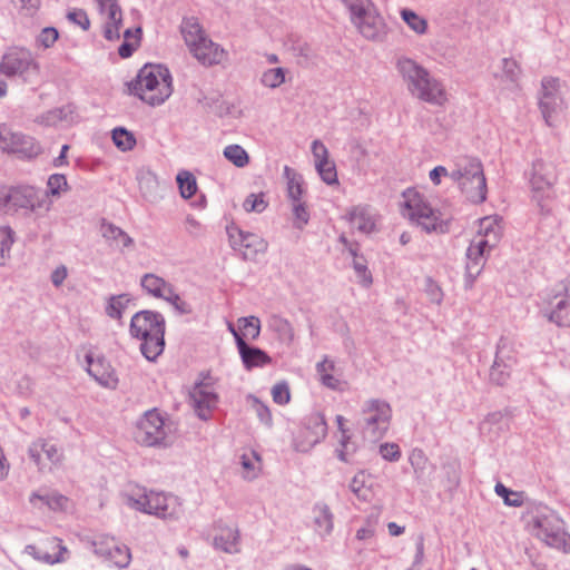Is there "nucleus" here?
<instances>
[{"instance_id": "20e7f679", "label": "nucleus", "mask_w": 570, "mask_h": 570, "mask_svg": "<svg viewBox=\"0 0 570 570\" xmlns=\"http://www.w3.org/2000/svg\"><path fill=\"white\" fill-rule=\"evenodd\" d=\"M450 178L459 185L471 203L480 204L485 200L487 181L479 159L469 156L455 158L450 169Z\"/></svg>"}, {"instance_id": "4468645a", "label": "nucleus", "mask_w": 570, "mask_h": 570, "mask_svg": "<svg viewBox=\"0 0 570 570\" xmlns=\"http://www.w3.org/2000/svg\"><path fill=\"white\" fill-rule=\"evenodd\" d=\"M226 230L230 246L239 250L245 259H254L267 249V242L257 234L244 232L235 225L228 226Z\"/></svg>"}, {"instance_id": "338daca9", "label": "nucleus", "mask_w": 570, "mask_h": 570, "mask_svg": "<svg viewBox=\"0 0 570 570\" xmlns=\"http://www.w3.org/2000/svg\"><path fill=\"white\" fill-rule=\"evenodd\" d=\"M67 19L79 26L82 30H88L90 27V20L88 14L82 9H73L67 13Z\"/></svg>"}, {"instance_id": "f257e3e1", "label": "nucleus", "mask_w": 570, "mask_h": 570, "mask_svg": "<svg viewBox=\"0 0 570 570\" xmlns=\"http://www.w3.org/2000/svg\"><path fill=\"white\" fill-rule=\"evenodd\" d=\"M121 499L130 509L168 522L178 521L184 515L180 499L170 493L148 491L142 487L130 485L121 493Z\"/></svg>"}, {"instance_id": "c756f323", "label": "nucleus", "mask_w": 570, "mask_h": 570, "mask_svg": "<svg viewBox=\"0 0 570 570\" xmlns=\"http://www.w3.org/2000/svg\"><path fill=\"white\" fill-rule=\"evenodd\" d=\"M239 530L237 528L225 527L220 529L219 534L214 538V546L226 553L239 552Z\"/></svg>"}, {"instance_id": "58836bf2", "label": "nucleus", "mask_w": 570, "mask_h": 570, "mask_svg": "<svg viewBox=\"0 0 570 570\" xmlns=\"http://www.w3.org/2000/svg\"><path fill=\"white\" fill-rule=\"evenodd\" d=\"M284 177L287 180V197L291 203L302 202L303 179L294 169L288 166L284 167Z\"/></svg>"}, {"instance_id": "ddd939ff", "label": "nucleus", "mask_w": 570, "mask_h": 570, "mask_svg": "<svg viewBox=\"0 0 570 570\" xmlns=\"http://www.w3.org/2000/svg\"><path fill=\"white\" fill-rule=\"evenodd\" d=\"M542 315L559 327L570 325V286L561 283L548 295Z\"/></svg>"}, {"instance_id": "39448f33", "label": "nucleus", "mask_w": 570, "mask_h": 570, "mask_svg": "<svg viewBox=\"0 0 570 570\" xmlns=\"http://www.w3.org/2000/svg\"><path fill=\"white\" fill-rule=\"evenodd\" d=\"M402 215L415 223L423 230L444 233L448 224L441 213L430 206L424 197L415 190L407 189L403 193Z\"/></svg>"}, {"instance_id": "ea45409f", "label": "nucleus", "mask_w": 570, "mask_h": 570, "mask_svg": "<svg viewBox=\"0 0 570 570\" xmlns=\"http://www.w3.org/2000/svg\"><path fill=\"white\" fill-rule=\"evenodd\" d=\"M105 559L110 560L118 568H126L131 560V553L126 544L119 543L117 540L112 544L110 553H107Z\"/></svg>"}, {"instance_id": "603ef678", "label": "nucleus", "mask_w": 570, "mask_h": 570, "mask_svg": "<svg viewBox=\"0 0 570 570\" xmlns=\"http://www.w3.org/2000/svg\"><path fill=\"white\" fill-rule=\"evenodd\" d=\"M292 212L294 227L297 229H303L309 220V212L305 202L302 200L292 203Z\"/></svg>"}, {"instance_id": "37998d69", "label": "nucleus", "mask_w": 570, "mask_h": 570, "mask_svg": "<svg viewBox=\"0 0 570 570\" xmlns=\"http://www.w3.org/2000/svg\"><path fill=\"white\" fill-rule=\"evenodd\" d=\"M286 72L287 70L282 67L267 69L262 73L261 83L266 88L276 89L285 82Z\"/></svg>"}, {"instance_id": "6e6552de", "label": "nucleus", "mask_w": 570, "mask_h": 570, "mask_svg": "<svg viewBox=\"0 0 570 570\" xmlns=\"http://www.w3.org/2000/svg\"><path fill=\"white\" fill-rule=\"evenodd\" d=\"M533 535L547 546L570 551V535L566 532L562 520L551 510L538 511L530 522Z\"/></svg>"}, {"instance_id": "473e14b6", "label": "nucleus", "mask_w": 570, "mask_h": 570, "mask_svg": "<svg viewBox=\"0 0 570 570\" xmlns=\"http://www.w3.org/2000/svg\"><path fill=\"white\" fill-rule=\"evenodd\" d=\"M501 226L497 217H484L480 220L479 235L476 240H487L488 247L493 248L500 240Z\"/></svg>"}, {"instance_id": "bb28decb", "label": "nucleus", "mask_w": 570, "mask_h": 570, "mask_svg": "<svg viewBox=\"0 0 570 570\" xmlns=\"http://www.w3.org/2000/svg\"><path fill=\"white\" fill-rule=\"evenodd\" d=\"M313 529L320 537L330 535L334 529V514L324 502H317L312 509Z\"/></svg>"}, {"instance_id": "864d4df0", "label": "nucleus", "mask_w": 570, "mask_h": 570, "mask_svg": "<svg viewBox=\"0 0 570 570\" xmlns=\"http://www.w3.org/2000/svg\"><path fill=\"white\" fill-rule=\"evenodd\" d=\"M68 183L62 174H52L49 176L47 180V190L43 191L48 195V198L50 196L59 197L61 191L67 190Z\"/></svg>"}, {"instance_id": "cd10ccee", "label": "nucleus", "mask_w": 570, "mask_h": 570, "mask_svg": "<svg viewBox=\"0 0 570 570\" xmlns=\"http://www.w3.org/2000/svg\"><path fill=\"white\" fill-rule=\"evenodd\" d=\"M267 328L276 335L281 343L289 346L294 342V327L287 318L273 314L267 320Z\"/></svg>"}, {"instance_id": "13d9d810", "label": "nucleus", "mask_w": 570, "mask_h": 570, "mask_svg": "<svg viewBox=\"0 0 570 570\" xmlns=\"http://www.w3.org/2000/svg\"><path fill=\"white\" fill-rule=\"evenodd\" d=\"M315 167L325 184L335 185L338 183L336 167L333 161L328 159L325 163H318Z\"/></svg>"}, {"instance_id": "9b49d317", "label": "nucleus", "mask_w": 570, "mask_h": 570, "mask_svg": "<svg viewBox=\"0 0 570 570\" xmlns=\"http://www.w3.org/2000/svg\"><path fill=\"white\" fill-rule=\"evenodd\" d=\"M327 424L322 413H311L304 419L302 426L293 438V448L297 452L306 453L325 439Z\"/></svg>"}, {"instance_id": "bf43d9fd", "label": "nucleus", "mask_w": 570, "mask_h": 570, "mask_svg": "<svg viewBox=\"0 0 570 570\" xmlns=\"http://www.w3.org/2000/svg\"><path fill=\"white\" fill-rule=\"evenodd\" d=\"M267 206V203L264 198V194H249L244 203L243 207L247 213H263Z\"/></svg>"}, {"instance_id": "423d86ee", "label": "nucleus", "mask_w": 570, "mask_h": 570, "mask_svg": "<svg viewBox=\"0 0 570 570\" xmlns=\"http://www.w3.org/2000/svg\"><path fill=\"white\" fill-rule=\"evenodd\" d=\"M135 440L145 446L167 448L173 443L170 422L157 409L146 411L137 421Z\"/></svg>"}, {"instance_id": "a18cd8bd", "label": "nucleus", "mask_w": 570, "mask_h": 570, "mask_svg": "<svg viewBox=\"0 0 570 570\" xmlns=\"http://www.w3.org/2000/svg\"><path fill=\"white\" fill-rule=\"evenodd\" d=\"M400 14L409 28H411L414 32L417 35H423L426 32L428 22L424 18L420 17L417 13L410 9H402Z\"/></svg>"}, {"instance_id": "412c9836", "label": "nucleus", "mask_w": 570, "mask_h": 570, "mask_svg": "<svg viewBox=\"0 0 570 570\" xmlns=\"http://www.w3.org/2000/svg\"><path fill=\"white\" fill-rule=\"evenodd\" d=\"M29 458L38 466L39 471H45L48 463L57 465L61 462L62 453L60 449L43 439H38L32 442L28 449Z\"/></svg>"}, {"instance_id": "4d7b16f0", "label": "nucleus", "mask_w": 570, "mask_h": 570, "mask_svg": "<svg viewBox=\"0 0 570 570\" xmlns=\"http://www.w3.org/2000/svg\"><path fill=\"white\" fill-rule=\"evenodd\" d=\"M112 140L121 150H130L136 144L132 134L121 127L112 130Z\"/></svg>"}, {"instance_id": "f3484780", "label": "nucleus", "mask_w": 570, "mask_h": 570, "mask_svg": "<svg viewBox=\"0 0 570 570\" xmlns=\"http://www.w3.org/2000/svg\"><path fill=\"white\" fill-rule=\"evenodd\" d=\"M129 332L138 340L165 334V318L158 312L139 311L131 317Z\"/></svg>"}, {"instance_id": "774afa93", "label": "nucleus", "mask_w": 570, "mask_h": 570, "mask_svg": "<svg viewBox=\"0 0 570 570\" xmlns=\"http://www.w3.org/2000/svg\"><path fill=\"white\" fill-rule=\"evenodd\" d=\"M58 31L53 27L43 28L38 37V42L45 47L50 48L58 39Z\"/></svg>"}, {"instance_id": "3c124183", "label": "nucleus", "mask_w": 570, "mask_h": 570, "mask_svg": "<svg viewBox=\"0 0 570 570\" xmlns=\"http://www.w3.org/2000/svg\"><path fill=\"white\" fill-rule=\"evenodd\" d=\"M13 244V230L9 226H0V266L4 265Z\"/></svg>"}, {"instance_id": "aec40b11", "label": "nucleus", "mask_w": 570, "mask_h": 570, "mask_svg": "<svg viewBox=\"0 0 570 570\" xmlns=\"http://www.w3.org/2000/svg\"><path fill=\"white\" fill-rule=\"evenodd\" d=\"M99 13L104 19V37L108 41L120 38L122 12L117 0H97Z\"/></svg>"}, {"instance_id": "5fc2aeb1", "label": "nucleus", "mask_w": 570, "mask_h": 570, "mask_svg": "<svg viewBox=\"0 0 570 570\" xmlns=\"http://www.w3.org/2000/svg\"><path fill=\"white\" fill-rule=\"evenodd\" d=\"M348 252L354 257L353 267L355 269V273L357 274V276L361 278L362 283L365 286L371 285L372 276H371V273L367 271L365 261L362 257L357 256L356 249L352 245L348 246Z\"/></svg>"}, {"instance_id": "79ce46f5", "label": "nucleus", "mask_w": 570, "mask_h": 570, "mask_svg": "<svg viewBox=\"0 0 570 570\" xmlns=\"http://www.w3.org/2000/svg\"><path fill=\"white\" fill-rule=\"evenodd\" d=\"M180 196L185 199L193 197L197 191V183L194 175L187 170H181L176 177Z\"/></svg>"}, {"instance_id": "6e6d98bb", "label": "nucleus", "mask_w": 570, "mask_h": 570, "mask_svg": "<svg viewBox=\"0 0 570 570\" xmlns=\"http://www.w3.org/2000/svg\"><path fill=\"white\" fill-rule=\"evenodd\" d=\"M495 493L501 497L504 503L509 507H521L523 503L522 497L520 493L514 492L508 489L501 482H498L494 487Z\"/></svg>"}, {"instance_id": "2eb2a0df", "label": "nucleus", "mask_w": 570, "mask_h": 570, "mask_svg": "<svg viewBox=\"0 0 570 570\" xmlns=\"http://www.w3.org/2000/svg\"><path fill=\"white\" fill-rule=\"evenodd\" d=\"M42 546L43 548H38L35 544H28L24 553L49 566L63 563L69 559L70 552L60 538L49 537L42 541Z\"/></svg>"}, {"instance_id": "a878e982", "label": "nucleus", "mask_w": 570, "mask_h": 570, "mask_svg": "<svg viewBox=\"0 0 570 570\" xmlns=\"http://www.w3.org/2000/svg\"><path fill=\"white\" fill-rule=\"evenodd\" d=\"M237 348L246 370L264 367L272 363V357L265 351L247 344L243 337H237Z\"/></svg>"}, {"instance_id": "9d476101", "label": "nucleus", "mask_w": 570, "mask_h": 570, "mask_svg": "<svg viewBox=\"0 0 570 570\" xmlns=\"http://www.w3.org/2000/svg\"><path fill=\"white\" fill-rule=\"evenodd\" d=\"M0 75L31 82L39 75V65L30 50L10 47L1 56Z\"/></svg>"}, {"instance_id": "c9c22d12", "label": "nucleus", "mask_w": 570, "mask_h": 570, "mask_svg": "<svg viewBox=\"0 0 570 570\" xmlns=\"http://www.w3.org/2000/svg\"><path fill=\"white\" fill-rule=\"evenodd\" d=\"M372 478L365 471H358L350 482V490L362 501L372 497Z\"/></svg>"}, {"instance_id": "4be33fe9", "label": "nucleus", "mask_w": 570, "mask_h": 570, "mask_svg": "<svg viewBox=\"0 0 570 570\" xmlns=\"http://www.w3.org/2000/svg\"><path fill=\"white\" fill-rule=\"evenodd\" d=\"M189 396L191 405L198 417L202 420H208L212 411L218 403V396L214 392V389L204 382H199L193 387Z\"/></svg>"}, {"instance_id": "6ab92c4d", "label": "nucleus", "mask_w": 570, "mask_h": 570, "mask_svg": "<svg viewBox=\"0 0 570 570\" xmlns=\"http://www.w3.org/2000/svg\"><path fill=\"white\" fill-rule=\"evenodd\" d=\"M491 249V247H488L487 240H476L474 238L471 240L465 254V288H471L473 286L474 281L481 274L485 265L487 255Z\"/></svg>"}, {"instance_id": "1a4fd4ad", "label": "nucleus", "mask_w": 570, "mask_h": 570, "mask_svg": "<svg viewBox=\"0 0 570 570\" xmlns=\"http://www.w3.org/2000/svg\"><path fill=\"white\" fill-rule=\"evenodd\" d=\"M392 409L381 399H370L362 405L361 417L357 422L365 439L377 441L382 439L390 426Z\"/></svg>"}, {"instance_id": "e433bc0d", "label": "nucleus", "mask_w": 570, "mask_h": 570, "mask_svg": "<svg viewBox=\"0 0 570 570\" xmlns=\"http://www.w3.org/2000/svg\"><path fill=\"white\" fill-rule=\"evenodd\" d=\"M495 363H501L503 367L514 368L518 363L517 352L513 344L505 337H501L497 344L494 357Z\"/></svg>"}, {"instance_id": "f704fd0d", "label": "nucleus", "mask_w": 570, "mask_h": 570, "mask_svg": "<svg viewBox=\"0 0 570 570\" xmlns=\"http://www.w3.org/2000/svg\"><path fill=\"white\" fill-rule=\"evenodd\" d=\"M38 501H40L42 504L47 505L49 509L53 511L63 510L66 509L68 499L67 497L58 493V492H46L40 493V491L32 492L29 502L33 507H38Z\"/></svg>"}, {"instance_id": "2f4dec72", "label": "nucleus", "mask_w": 570, "mask_h": 570, "mask_svg": "<svg viewBox=\"0 0 570 570\" xmlns=\"http://www.w3.org/2000/svg\"><path fill=\"white\" fill-rule=\"evenodd\" d=\"M180 31L190 52H193V48H195L205 37H207L203 27L194 17L185 18L183 20Z\"/></svg>"}, {"instance_id": "e2e57ef3", "label": "nucleus", "mask_w": 570, "mask_h": 570, "mask_svg": "<svg viewBox=\"0 0 570 570\" xmlns=\"http://www.w3.org/2000/svg\"><path fill=\"white\" fill-rule=\"evenodd\" d=\"M502 70L507 80H509L512 85H518L521 75V69L515 60L504 58L502 60Z\"/></svg>"}, {"instance_id": "680f3d73", "label": "nucleus", "mask_w": 570, "mask_h": 570, "mask_svg": "<svg viewBox=\"0 0 570 570\" xmlns=\"http://www.w3.org/2000/svg\"><path fill=\"white\" fill-rule=\"evenodd\" d=\"M539 106L542 112V116L546 122L551 126V117L558 106V97L557 95H552L551 97L541 96Z\"/></svg>"}, {"instance_id": "c85d7f7f", "label": "nucleus", "mask_w": 570, "mask_h": 570, "mask_svg": "<svg viewBox=\"0 0 570 570\" xmlns=\"http://www.w3.org/2000/svg\"><path fill=\"white\" fill-rule=\"evenodd\" d=\"M140 286L146 294L160 299L169 294L170 288L173 287L170 283L154 273L142 275L140 278Z\"/></svg>"}, {"instance_id": "72a5a7b5", "label": "nucleus", "mask_w": 570, "mask_h": 570, "mask_svg": "<svg viewBox=\"0 0 570 570\" xmlns=\"http://www.w3.org/2000/svg\"><path fill=\"white\" fill-rule=\"evenodd\" d=\"M316 372L320 377V382L331 389L333 391L342 390V381L334 375L335 373V362L330 360L327 356L323 358V361L316 364Z\"/></svg>"}, {"instance_id": "c03bdc74", "label": "nucleus", "mask_w": 570, "mask_h": 570, "mask_svg": "<svg viewBox=\"0 0 570 570\" xmlns=\"http://www.w3.org/2000/svg\"><path fill=\"white\" fill-rule=\"evenodd\" d=\"M223 155L227 160L238 168H243L248 165L249 156L247 151L239 145H228L224 148Z\"/></svg>"}, {"instance_id": "0e129e2a", "label": "nucleus", "mask_w": 570, "mask_h": 570, "mask_svg": "<svg viewBox=\"0 0 570 570\" xmlns=\"http://www.w3.org/2000/svg\"><path fill=\"white\" fill-rule=\"evenodd\" d=\"M163 299L168 302L179 314H189L191 312L189 304L175 292L174 287L170 288V293Z\"/></svg>"}, {"instance_id": "dca6fc26", "label": "nucleus", "mask_w": 570, "mask_h": 570, "mask_svg": "<svg viewBox=\"0 0 570 570\" xmlns=\"http://www.w3.org/2000/svg\"><path fill=\"white\" fill-rule=\"evenodd\" d=\"M557 181V171L552 163H546L542 159H537L532 164L530 185L533 193V198L540 204L544 197L549 196Z\"/></svg>"}, {"instance_id": "69168bd1", "label": "nucleus", "mask_w": 570, "mask_h": 570, "mask_svg": "<svg viewBox=\"0 0 570 570\" xmlns=\"http://www.w3.org/2000/svg\"><path fill=\"white\" fill-rule=\"evenodd\" d=\"M273 401L279 405L287 404L291 400L289 386L286 382H279L272 389Z\"/></svg>"}, {"instance_id": "a19ab883", "label": "nucleus", "mask_w": 570, "mask_h": 570, "mask_svg": "<svg viewBox=\"0 0 570 570\" xmlns=\"http://www.w3.org/2000/svg\"><path fill=\"white\" fill-rule=\"evenodd\" d=\"M130 302L128 294L114 295L108 299L106 306V314L114 320H119L122 316V312L127 308Z\"/></svg>"}, {"instance_id": "b1692460", "label": "nucleus", "mask_w": 570, "mask_h": 570, "mask_svg": "<svg viewBox=\"0 0 570 570\" xmlns=\"http://www.w3.org/2000/svg\"><path fill=\"white\" fill-rule=\"evenodd\" d=\"M88 364L87 372L92 376L101 386L115 389L118 379L111 368L110 364L104 358L94 360L90 354L86 355Z\"/></svg>"}, {"instance_id": "f8f14e48", "label": "nucleus", "mask_w": 570, "mask_h": 570, "mask_svg": "<svg viewBox=\"0 0 570 570\" xmlns=\"http://www.w3.org/2000/svg\"><path fill=\"white\" fill-rule=\"evenodd\" d=\"M351 20L367 40L382 41L386 36V24L372 1L351 14Z\"/></svg>"}, {"instance_id": "a211bd4d", "label": "nucleus", "mask_w": 570, "mask_h": 570, "mask_svg": "<svg viewBox=\"0 0 570 570\" xmlns=\"http://www.w3.org/2000/svg\"><path fill=\"white\" fill-rule=\"evenodd\" d=\"M0 149L27 158L36 157L41 151L40 145L32 137L7 128L0 130Z\"/></svg>"}, {"instance_id": "49530a36", "label": "nucleus", "mask_w": 570, "mask_h": 570, "mask_svg": "<svg viewBox=\"0 0 570 570\" xmlns=\"http://www.w3.org/2000/svg\"><path fill=\"white\" fill-rule=\"evenodd\" d=\"M69 112L68 107L55 108L38 116L36 122L47 127L56 126L58 122L65 120Z\"/></svg>"}, {"instance_id": "de8ad7c7", "label": "nucleus", "mask_w": 570, "mask_h": 570, "mask_svg": "<svg viewBox=\"0 0 570 570\" xmlns=\"http://www.w3.org/2000/svg\"><path fill=\"white\" fill-rule=\"evenodd\" d=\"M238 327L243 331V336L256 340L261 333V321L256 316L238 318Z\"/></svg>"}, {"instance_id": "4c0bfd02", "label": "nucleus", "mask_w": 570, "mask_h": 570, "mask_svg": "<svg viewBox=\"0 0 570 570\" xmlns=\"http://www.w3.org/2000/svg\"><path fill=\"white\" fill-rule=\"evenodd\" d=\"M140 351L141 354L148 361H155L165 348V334H159L155 336H148L146 338H140Z\"/></svg>"}, {"instance_id": "09e8293b", "label": "nucleus", "mask_w": 570, "mask_h": 570, "mask_svg": "<svg viewBox=\"0 0 570 570\" xmlns=\"http://www.w3.org/2000/svg\"><path fill=\"white\" fill-rule=\"evenodd\" d=\"M410 463L414 469L415 478L423 481L425 479V470L430 465L424 452L419 449L413 450L410 455Z\"/></svg>"}, {"instance_id": "7ed1b4c3", "label": "nucleus", "mask_w": 570, "mask_h": 570, "mask_svg": "<svg viewBox=\"0 0 570 570\" xmlns=\"http://www.w3.org/2000/svg\"><path fill=\"white\" fill-rule=\"evenodd\" d=\"M132 92L150 106L164 104L173 94V78L163 65H145L132 83Z\"/></svg>"}, {"instance_id": "8fccbe9b", "label": "nucleus", "mask_w": 570, "mask_h": 570, "mask_svg": "<svg viewBox=\"0 0 570 570\" xmlns=\"http://www.w3.org/2000/svg\"><path fill=\"white\" fill-rule=\"evenodd\" d=\"M116 539L107 534H99L89 541L90 547L96 556L105 558L107 553H110L112 544Z\"/></svg>"}, {"instance_id": "052dcab7", "label": "nucleus", "mask_w": 570, "mask_h": 570, "mask_svg": "<svg viewBox=\"0 0 570 570\" xmlns=\"http://www.w3.org/2000/svg\"><path fill=\"white\" fill-rule=\"evenodd\" d=\"M513 368H507L501 363L493 362L490 368V381L497 385H504L509 381Z\"/></svg>"}, {"instance_id": "393cba45", "label": "nucleus", "mask_w": 570, "mask_h": 570, "mask_svg": "<svg viewBox=\"0 0 570 570\" xmlns=\"http://www.w3.org/2000/svg\"><path fill=\"white\" fill-rule=\"evenodd\" d=\"M346 217L350 224L363 234H371L376 228V214L367 205H358L351 208Z\"/></svg>"}, {"instance_id": "7c9ffc66", "label": "nucleus", "mask_w": 570, "mask_h": 570, "mask_svg": "<svg viewBox=\"0 0 570 570\" xmlns=\"http://www.w3.org/2000/svg\"><path fill=\"white\" fill-rule=\"evenodd\" d=\"M100 233L110 245L127 248L134 244V239L125 230L105 219L101 222Z\"/></svg>"}, {"instance_id": "5701e85b", "label": "nucleus", "mask_w": 570, "mask_h": 570, "mask_svg": "<svg viewBox=\"0 0 570 570\" xmlns=\"http://www.w3.org/2000/svg\"><path fill=\"white\" fill-rule=\"evenodd\" d=\"M191 55L204 66H214L222 63L227 52L218 43L205 37L195 48Z\"/></svg>"}, {"instance_id": "0eeeda50", "label": "nucleus", "mask_w": 570, "mask_h": 570, "mask_svg": "<svg viewBox=\"0 0 570 570\" xmlns=\"http://www.w3.org/2000/svg\"><path fill=\"white\" fill-rule=\"evenodd\" d=\"M9 214L22 213L43 217L51 210L52 200L40 188L31 185L10 186Z\"/></svg>"}, {"instance_id": "f03ea898", "label": "nucleus", "mask_w": 570, "mask_h": 570, "mask_svg": "<svg viewBox=\"0 0 570 570\" xmlns=\"http://www.w3.org/2000/svg\"><path fill=\"white\" fill-rule=\"evenodd\" d=\"M396 67L413 97L432 105L444 102L443 86L424 67L410 58H400Z\"/></svg>"}]
</instances>
